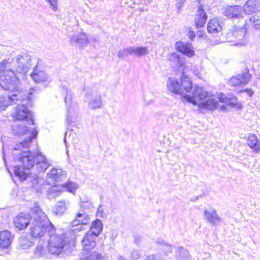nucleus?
Listing matches in <instances>:
<instances>
[{"label": "nucleus", "instance_id": "1", "mask_svg": "<svg viewBox=\"0 0 260 260\" xmlns=\"http://www.w3.org/2000/svg\"><path fill=\"white\" fill-rule=\"evenodd\" d=\"M167 89L171 92L181 95L186 101L193 105L205 99L208 92L202 87L194 86L193 91L190 93L192 88V84L189 77L183 74L181 78V83L174 78H169L167 83Z\"/></svg>", "mask_w": 260, "mask_h": 260}, {"label": "nucleus", "instance_id": "2", "mask_svg": "<svg viewBox=\"0 0 260 260\" xmlns=\"http://www.w3.org/2000/svg\"><path fill=\"white\" fill-rule=\"evenodd\" d=\"M14 121L12 126L13 133L15 135L26 136L25 140L21 142L16 146L19 148L29 149L32 142L38 135V131L36 128H29L25 125L27 123L28 125H34V120L32 115H12Z\"/></svg>", "mask_w": 260, "mask_h": 260}, {"label": "nucleus", "instance_id": "3", "mask_svg": "<svg viewBox=\"0 0 260 260\" xmlns=\"http://www.w3.org/2000/svg\"><path fill=\"white\" fill-rule=\"evenodd\" d=\"M9 90L12 93L11 95L8 96L0 97V111H4L9 106L21 100L23 103L17 106L15 114H31V105L29 104L27 106L26 104L30 101L31 95L36 92V90L31 88L28 92L26 90H18V85H17L14 89Z\"/></svg>", "mask_w": 260, "mask_h": 260}, {"label": "nucleus", "instance_id": "4", "mask_svg": "<svg viewBox=\"0 0 260 260\" xmlns=\"http://www.w3.org/2000/svg\"><path fill=\"white\" fill-rule=\"evenodd\" d=\"M32 214V221L30 224V235L34 237H42L47 233L50 234L54 232L55 228L49 221L47 215L39 207L38 203L35 204L31 209Z\"/></svg>", "mask_w": 260, "mask_h": 260}, {"label": "nucleus", "instance_id": "5", "mask_svg": "<svg viewBox=\"0 0 260 260\" xmlns=\"http://www.w3.org/2000/svg\"><path fill=\"white\" fill-rule=\"evenodd\" d=\"M67 178V174L60 168H52L48 173L47 180L50 184H54L55 187L49 189L48 197L51 198L59 196L63 190L75 194L78 185L76 182L68 181L62 186H59V183L64 180Z\"/></svg>", "mask_w": 260, "mask_h": 260}, {"label": "nucleus", "instance_id": "6", "mask_svg": "<svg viewBox=\"0 0 260 260\" xmlns=\"http://www.w3.org/2000/svg\"><path fill=\"white\" fill-rule=\"evenodd\" d=\"M8 63L7 60L0 62V85L5 90H12L19 85V82L14 72L7 69Z\"/></svg>", "mask_w": 260, "mask_h": 260}, {"label": "nucleus", "instance_id": "7", "mask_svg": "<svg viewBox=\"0 0 260 260\" xmlns=\"http://www.w3.org/2000/svg\"><path fill=\"white\" fill-rule=\"evenodd\" d=\"M82 91L84 95L83 100L88 103L89 108L96 109L102 107L100 87L95 85L84 86Z\"/></svg>", "mask_w": 260, "mask_h": 260}, {"label": "nucleus", "instance_id": "8", "mask_svg": "<svg viewBox=\"0 0 260 260\" xmlns=\"http://www.w3.org/2000/svg\"><path fill=\"white\" fill-rule=\"evenodd\" d=\"M31 56L25 52H21L13 60L12 66L13 69H9L14 72L19 81V75L26 74L31 66Z\"/></svg>", "mask_w": 260, "mask_h": 260}, {"label": "nucleus", "instance_id": "9", "mask_svg": "<svg viewBox=\"0 0 260 260\" xmlns=\"http://www.w3.org/2000/svg\"><path fill=\"white\" fill-rule=\"evenodd\" d=\"M50 235L48 240V249L49 252L53 255H58L63 251L68 242L64 233L58 234L56 232L48 234Z\"/></svg>", "mask_w": 260, "mask_h": 260}, {"label": "nucleus", "instance_id": "10", "mask_svg": "<svg viewBox=\"0 0 260 260\" xmlns=\"http://www.w3.org/2000/svg\"><path fill=\"white\" fill-rule=\"evenodd\" d=\"M22 148L24 149L16 146L12 151L13 158L16 161H20L26 170H29L34 166L35 156L30 151H23Z\"/></svg>", "mask_w": 260, "mask_h": 260}, {"label": "nucleus", "instance_id": "11", "mask_svg": "<svg viewBox=\"0 0 260 260\" xmlns=\"http://www.w3.org/2000/svg\"><path fill=\"white\" fill-rule=\"evenodd\" d=\"M246 34V29L244 26L236 28L227 34V39L229 42L233 43L232 45H245L247 42Z\"/></svg>", "mask_w": 260, "mask_h": 260}, {"label": "nucleus", "instance_id": "12", "mask_svg": "<svg viewBox=\"0 0 260 260\" xmlns=\"http://www.w3.org/2000/svg\"><path fill=\"white\" fill-rule=\"evenodd\" d=\"M216 98L221 102L228 103V105H224L220 107V112H228L227 108L229 106L234 107L238 109L242 107V104L239 103L237 98L232 94L225 95L223 93H217Z\"/></svg>", "mask_w": 260, "mask_h": 260}, {"label": "nucleus", "instance_id": "13", "mask_svg": "<svg viewBox=\"0 0 260 260\" xmlns=\"http://www.w3.org/2000/svg\"><path fill=\"white\" fill-rule=\"evenodd\" d=\"M69 41L72 45H75L79 47H83L90 41L95 42L96 40L92 37L91 39L88 38L87 35L81 30L73 35L68 36Z\"/></svg>", "mask_w": 260, "mask_h": 260}, {"label": "nucleus", "instance_id": "14", "mask_svg": "<svg viewBox=\"0 0 260 260\" xmlns=\"http://www.w3.org/2000/svg\"><path fill=\"white\" fill-rule=\"evenodd\" d=\"M89 221V216L84 211L81 210L77 214L75 219L72 222L71 231L73 232L81 231L82 225L86 224Z\"/></svg>", "mask_w": 260, "mask_h": 260}, {"label": "nucleus", "instance_id": "15", "mask_svg": "<svg viewBox=\"0 0 260 260\" xmlns=\"http://www.w3.org/2000/svg\"><path fill=\"white\" fill-rule=\"evenodd\" d=\"M248 70L245 69L241 75L233 77L229 81L228 84L233 87H239L245 85L250 81L251 75L248 73Z\"/></svg>", "mask_w": 260, "mask_h": 260}, {"label": "nucleus", "instance_id": "16", "mask_svg": "<svg viewBox=\"0 0 260 260\" xmlns=\"http://www.w3.org/2000/svg\"><path fill=\"white\" fill-rule=\"evenodd\" d=\"M31 78L36 83L48 84L50 82L48 75L41 70L38 65L34 68L33 72L31 74Z\"/></svg>", "mask_w": 260, "mask_h": 260}, {"label": "nucleus", "instance_id": "17", "mask_svg": "<svg viewBox=\"0 0 260 260\" xmlns=\"http://www.w3.org/2000/svg\"><path fill=\"white\" fill-rule=\"evenodd\" d=\"M168 60L171 67L174 70L182 71L184 69V61L183 58L179 54L173 52L168 55Z\"/></svg>", "mask_w": 260, "mask_h": 260}, {"label": "nucleus", "instance_id": "18", "mask_svg": "<svg viewBox=\"0 0 260 260\" xmlns=\"http://www.w3.org/2000/svg\"><path fill=\"white\" fill-rule=\"evenodd\" d=\"M79 260H105V258L100 253L93 249H82V252L80 255Z\"/></svg>", "mask_w": 260, "mask_h": 260}, {"label": "nucleus", "instance_id": "19", "mask_svg": "<svg viewBox=\"0 0 260 260\" xmlns=\"http://www.w3.org/2000/svg\"><path fill=\"white\" fill-rule=\"evenodd\" d=\"M175 46L178 51L187 57H190L195 54L194 48L190 43L178 41L176 42Z\"/></svg>", "mask_w": 260, "mask_h": 260}, {"label": "nucleus", "instance_id": "20", "mask_svg": "<svg viewBox=\"0 0 260 260\" xmlns=\"http://www.w3.org/2000/svg\"><path fill=\"white\" fill-rule=\"evenodd\" d=\"M30 215L28 213H20L14 219L16 228L20 230L25 229L30 223Z\"/></svg>", "mask_w": 260, "mask_h": 260}, {"label": "nucleus", "instance_id": "21", "mask_svg": "<svg viewBox=\"0 0 260 260\" xmlns=\"http://www.w3.org/2000/svg\"><path fill=\"white\" fill-rule=\"evenodd\" d=\"M14 236L8 230L0 231V250L7 249L11 245Z\"/></svg>", "mask_w": 260, "mask_h": 260}, {"label": "nucleus", "instance_id": "22", "mask_svg": "<svg viewBox=\"0 0 260 260\" xmlns=\"http://www.w3.org/2000/svg\"><path fill=\"white\" fill-rule=\"evenodd\" d=\"M223 14L229 18H242L243 17L242 7L239 6H228L224 9Z\"/></svg>", "mask_w": 260, "mask_h": 260}, {"label": "nucleus", "instance_id": "23", "mask_svg": "<svg viewBox=\"0 0 260 260\" xmlns=\"http://www.w3.org/2000/svg\"><path fill=\"white\" fill-rule=\"evenodd\" d=\"M204 217L206 220L212 225L219 224L221 222V219L217 214L216 210L214 208L205 210Z\"/></svg>", "mask_w": 260, "mask_h": 260}, {"label": "nucleus", "instance_id": "24", "mask_svg": "<svg viewBox=\"0 0 260 260\" xmlns=\"http://www.w3.org/2000/svg\"><path fill=\"white\" fill-rule=\"evenodd\" d=\"M62 90L63 93L66 94L64 102L69 110V112H72L77 108L78 104L77 102L73 101V95L70 89L67 87H63Z\"/></svg>", "mask_w": 260, "mask_h": 260}, {"label": "nucleus", "instance_id": "25", "mask_svg": "<svg viewBox=\"0 0 260 260\" xmlns=\"http://www.w3.org/2000/svg\"><path fill=\"white\" fill-rule=\"evenodd\" d=\"M36 168L39 172H44L50 166L46 158L40 152L35 153Z\"/></svg>", "mask_w": 260, "mask_h": 260}, {"label": "nucleus", "instance_id": "26", "mask_svg": "<svg viewBox=\"0 0 260 260\" xmlns=\"http://www.w3.org/2000/svg\"><path fill=\"white\" fill-rule=\"evenodd\" d=\"M208 16L203 9V6H200L197 11L194 18V23L197 28L202 27L205 25Z\"/></svg>", "mask_w": 260, "mask_h": 260}, {"label": "nucleus", "instance_id": "27", "mask_svg": "<svg viewBox=\"0 0 260 260\" xmlns=\"http://www.w3.org/2000/svg\"><path fill=\"white\" fill-rule=\"evenodd\" d=\"M97 236H94L89 232H87L82 240L83 249H94L96 246V239Z\"/></svg>", "mask_w": 260, "mask_h": 260}, {"label": "nucleus", "instance_id": "28", "mask_svg": "<svg viewBox=\"0 0 260 260\" xmlns=\"http://www.w3.org/2000/svg\"><path fill=\"white\" fill-rule=\"evenodd\" d=\"M246 143L253 151L258 152L260 150V142L254 134H250L248 137Z\"/></svg>", "mask_w": 260, "mask_h": 260}, {"label": "nucleus", "instance_id": "29", "mask_svg": "<svg viewBox=\"0 0 260 260\" xmlns=\"http://www.w3.org/2000/svg\"><path fill=\"white\" fill-rule=\"evenodd\" d=\"M207 30L209 33H217L222 30V26L217 19H212L208 23Z\"/></svg>", "mask_w": 260, "mask_h": 260}, {"label": "nucleus", "instance_id": "30", "mask_svg": "<svg viewBox=\"0 0 260 260\" xmlns=\"http://www.w3.org/2000/svg\"><path fill=\"white\" fill-rule=\"evenodd\" d=\"M258 4L257 0H248L242 8V11L245 14L250 15L255 10Z\"/></svg>", "mask_w": 260, "mask_h": 260}, {"label": "nucleus", "instance_id": "31", "mask_svg": "<svg viewBox=\"0 0 260 260\" xmlns=\"http://www.w3.org/2000/svg\"><path fill=\"white\" fill-rule=\"evenodd\" d=\"M103 229V223L101 220L99 219H95L92 222L91 226L88 232L94 234V236H98Z\"/></svg>", "mask_w": 260, "mask_h": 260}, {"label": "nucleus", "instance_id": "32", "mask_svg": "<svg viewBox=\"0 0 260 260\" xmlns=\"http://www.w3.org/2000/svg\"><path fill=\"white\" fill-rule=\"evenodd\" d=\"M219 106L218 101L216 100L210 98L205 102L200 104V106L210 111H213L217 109Z\"/></svg>", "mask_w": 260, "mask_h": 260}, {"label": "nucleus", "instance_id": "33", "mask_svg": "<svg viewBox=\"0 0 260 260\" xmlns=\"http://www.w3.org/2000/svg\"><path fill=\"white\" fill-rule=\"evenodd\" d=\"M69 203V201L63 200L59 201L57 203L56 207L54 208L53 210V213L56 215H62L67 209V206Z\"/></svg>", "mask_w": 260, "mask_h": 260}, {"label": "nucleus", "instance_id": "34", "mask_svg": "<svg viewBox=\"0 0 260 260\" xmlns=\"http://www.w3.org/2000/svg\"><path fill=\"white\" fill-rule=\"evenodd\" d=\"M129 51H131L132 54H135L138 57L146 55L148 53V49L147 47L145 46L131 47Z\"/></svg>", "mask_w": 260, "mask_h": 260}, {"label": "nucleus", "instance_id": "35", "mask_svg": "<svg viewBox=\"0 0 260 260\" xmlns=\"http://www.w3.org/2000/svg\"><path fill=\"white\" fill-rule=\"evenodd\" d=\"M25 236H21L19 239L20 246L23 249H28L34 244L35 242Z\"/></svg>", "mask_w": 260, "mask_h": 260}, {"label": "nucleus", "instance_id": "36", "mask_svg": "<svg viewBox=\"0 0 260 260\" xmlns=\"http://www.w3.org/2000/svg\"><path fill=\"white\" fill-rule=\"evenodd\" d=\"M26 168L23 166H16L14 167V172L16 177H18L21 181L25 180L27 178V174L25 172Z\"/></svg>", "mask_w": 260, "mask_h": 260}, {"label": "nucleus", "instance_id": "37", "mask_svg": "<svg viewBox=\"0 0 260 260\" xmlns=\"http://www.w3.org/2000/svg\"><path fill=\"white\" fill-rule=\"evenodd\" d=\"M176 255L178 260H188L189 258L188 250L183 247L178 248Z\"/></svg>", "mask_w": 260, "mask_h": 260}, {"label": "nucleus", "instance_id": "38", "mask_svg": "<svg viewBox=\"0 0 260 260\" xmlns=\"http://www.w3.org/2000/svg\"><path fill=\"white\" fill-rule=\"evenodd\" d=\"M157 243L161 246L162 250L164 251L166 255H168L172 252V246L167 243L163 239H158L157 240Z\"/></svg>", "mask_w": 260, "mask_h": 260}, {"label": "nucleus", "instance_id": "39", "mask_svg": "<svg viewBox=\"0 0 260 260\" xmlns=\"http://www.w3.org/2000/svg\"><path fill=\"white\" fill-rule=\"evenodd\" d=\"M45 251L44 243L40 241L34 250V254L36 257H39L42 256Z\"/></svg>", "mask_w": 260, "mask_h": 260}, {"label": "nucleus", "instance_id": "40", "mask_svg": "<svg viewBox=\"0 0 260 260\" xmlns=\"http://www.w3.org/2000/svg\"><path fill=\"white\" fill-rule=\"evenodd\" d=\"M250 20L253 23L255 29H260V10L257 11L254 15L251 16Z\"/></svg>", "mask_w": 260, "mask_h": 260}, {"label": "nucleus", "instance_id": "41", "mask_svg": "<svg viewBox=\"0 0 260 260\" xmlns=\"http://www.w3.org/2000/svg\"><path fill=\"white\" fill-rule=\"evenodd\" d=\"M80 208L84 210L91 211L93 209V206L91 201H86L81 202Z\"/></svg>", "mask_w": 260, "mask_h": 260}, {"label": "nucleus", "instance_id": "42", "mask_svg": "<svg viewBox=\"0 0 260 260\" xmlns=\"http://www.w3.org/2000/svg\"><path fill=\"white\" fill-rule=\"evenodd\" d=\"M130 49L131 47L119 50L118 52V56L119 58H124L128 55L132 54L131 51H129V52Z\"/></svg>", "mask_w": 260, "mask_h": 260}, {"label": "nucleus", "instance_id": "43", "mask_svg": "<svg viewBox=\"0 0 260 260\" xmlns=\"http://www.w3.org/2000/svg\"><path fill=\"white\" fill-rule=\"evenodd\" d=\"M49 4L50 8L54 12L57 10L58 0H45Z\"/></svg>", "mask_w": 260, "mask_h": 260}, {"label": "nucleus", "instance_id": "44", "mask_svg": "<svg viewBox=\"0 0 260 260\" xmlns=\"http://www.w3.org/2000/svg\"><path fill=\"white\" fill-rule=\"evenodd\" d=\"M76 120V117L75 115H67L66 121L68 125L74 126Z\"/></svg>", "mask_w": 260, "mask_h": 260}, {"label": "nucleus", "instance_id": "45", "mask_svg": "<svg viewBox=\"0 0 260 260\" xmlns=\"http://www.w3.org/2000/svg\"><path fill=\"white\" fill-rule=\"evenodd\" d=\"M96 215L100 217H105L107 216V213L105 211V208L103 205H100L97 209Z\"/></svg>", "mask_w": 260, "mask_h": 260}, {"label": "nucleus", "instance_id": "46", "mask_svg": "<svg viewBox=\"0 0 260 260\" xmlns=\"http://www.w3.org/2000/svg\"><path fill=\"white\" fill-rule=\"evenodd\" d=\"M140 255V252L137 250H133L131 253L132 258L135 260L138 259Z\"/></svg>", "mask_w": 260, "mask_h": 260}, {"label": "nucleus", "instance_id": "47", "mask_svg": "<svg viewBox=\"0 0 260 260\" xmlns=\"http://www.w3.org/2000/svg\"><path fill=\"white\" fill-rule=\"evenodd\" d=\"M40 180H42V179L40 178L38 176H35L31 181L32 184L34 185H37L40 182Z\"/></svg>", "mask_w": 260, "mask_h": 260}, {"label": "nucleus", "instance_id": "48", "mask_svg": "<svg viewBox=\"0 0 260 260\" xmlns=\"http://www.w3.org/2000/svg\"><path fill=\"white\" fill-rule=\"evenodd\" d=\"M185 0H177V8L178 9H180L181 8Z\"/></svg>", "mask_w": 260, "mask_h": 260}, {"label": "nucleus", "instance_id": "49", "mask_svg": "<svg viewBox=\"0 0 260 260\" xmlns=\"http://www.w3.org/2000/svg\"><path fill=\"white\" fill-rule=\"evenodd\" d=\"M188 36L191 40H193L195 37V32L192 30H189L188 33Z\"/></svg>", "mask_w": 260, "mask_h": 260}, {"label": "nucleus", "instance_id": "50", "mask_svg": "<svg viewBox=\"0 0 260 260\" xmlns=\"http://www.w3.org/2000/svg\"><path fill=\"white\" fill-rule=\"evenodd\" d=\"M145 260H156V258L154 254H150L148 255L145 258Z\"/></svg>", "mask_w": 260, "mask_h": 260}, {"label": "nucleus", "instance_id": "51", "mask_svg": "<svg viewBox=\"0 0 260 260\" xmlns=\"http://www.w3.org/2000/svg\"><path fill=\"white\" fill-rule=\"evenodd\" d=\"M154 103V100H148L147 101H146V104L147 105H150L151 104H152L153 103Z\"/></svg>", "mask_w": 260, "mask_h": 260}, {"label": "nucleus", "instance_id": "52", "mask_svg": "<svg viewBox=\"0 0 260 260\" xmlns=\"http://www.w3.org/2000/svg\"><path fill=\"white\" fill-rule=\"evenodd\" d=\"M245 91L249 96H251L253 94V91L250 89H247Z\"/></svg>", "mask_w": 260, "mask_h": 260}, {"label": "nucleus", "instance_id": "53", "mask_svg": "<svg viewBox=\"0 0 260 260\" xmlns=\"http://www.w3.org/2000/svg\"><path fill=\"white\" fill-rule=\"evenodd\" d=\"M67 133L66 132L65 133V135H64V142L65 143V145L66 146V147H67L68 145H67V141H66V139H67Z\"/></svg>", "mask_w": 260, "mask_h": 260}, {"label": "nucleus", "instance_id": "54", "mask_svg": "<svg viewBox=\"0 0 260 260\" xmlns=\"http://www.w3.org/2000/svg\"><path fill=\"white\" fill-rule=\"evenodd\" d=\"M117 260H127L122 256L119 255L117 258Z\"/></svg>", "mask_w": 260, "mask_h": 260}, {"label": "nucleus", "instance_id": "55", "mask_svg": "<svg viewBox=\"0 0 260 260\" xmlns=\"http://www.w3.org/2000/svg\"><path fill=\"white\" fill-rule=\"evenodd\" d=\"M194 74H196V76L198 78H201V76H200V74L198 72H196V71H194Z\"/></svg>", "mask_w": 260, "mask_h": 260}, {"label": "nucleus", "instance_id": "56", "mask_svg": "<svg viewBox=\"0 0 260 260\" xmlns=\"http://www.w3.org/2000/svg\"><path fill=\"white\" fill-rule=\"evenodd\" d=\"M3 159H4V161L5 162V155L3 156Z\"/></svg>", "mask_w": 260, "mask_h": 260}, {"label": "nucleus", "instance_id": "57", "mask_svg": "<svg viewBox=\"0 0 260 260\" xmlns=\"http://www.w3.org/2000/svg\"><path fill=\"white\" fill-rule=\"evenodd\" d=\"M148 1H151V0H148Z\"/></svg>", "mask_w": 260, "mask_h": 260}]
</instances>
